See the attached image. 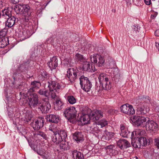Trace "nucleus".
<instances>
[{
  "label": "nucleus",
  "mask_w": 159,
  "mask_h": 159,
  "mask_svg": "<svg viewBox=\"0 0 159 159\" xmlns=\"http://www.w3.org/2000/svg\"><path fill=\"white\" fill-rule=\"evenodd\" d=\"M2 16L7 19L5 22L6 26L11 28L15 25L16 19L14 16H11V11L8 9H4L2 10Z\"/></svg>",
  "instance_id": "f257e3e1"
},
{
  "label": "nucleus",
  "mask_w": 159,
  "mask_h": 159,
  "mask_svg": "<svg viewBox=\"0 0 159 159\" xmlns=\"http://www.w3.org/2000/svg\"><path fill=\"white\" fill-rule=\"evenodd\" d=\"M77 111L73 107L67 108L64 111L63 115L70 123H74L77 116Z\"/></svg>",
  "instance_id": "f03ea898"
},
{
  "label": "nucleus",
  "mask_w": 159,
  "mask_h": 159,
  "mask_svg": "<svg viewBox=\"0 0 159 159\" xmlns=\"http://www.w3.org/2000/svg\"><path fill=\"white\" fill-rule=\"evenodd\" d=\"M99 82L105 90H108L111 88L110 81L109 80L108 76L104 73H101L98 77Z\"/></svg>",
  "instance_id": "7ed1b4c3"
},
{
  "label": "nucleus",
  "mask_w": 159,
  "mask_h": 159,
  "mask_svg": "<svg viewBox=\"0 0 159 159\" xmlns=\"http://www.w3.org/2000/svg\"><path fill=\"white\" fill-rule=\"evenodd\" d=\"M67 136L66 131L63 129L58 130L55 136H53L52 139L53 142L56 144H59L62 141L65 140Z\"/></svg>",
  "instance_id": "20e7f679"
},
{
  "label": "nucleus",
  "mask_w": 159,
  "mask_h": 159,
  "mask_svg": "<svg viewBox=\"0 0 159 159\" xmlns=\"http://www.w3.org/2000/svg\"><path fill=\"white\" fill-rule=\"evenodd\" d=\"M80 79V84L81 87H83L84 90L86 92H89L92 87V84L88 78L84 76H82Z\"/></svg>",
  "instance_id": "39448f33"
},
{
  "label": "nucleus",
  "mask_w": 159,
  "mask_h": 159,
  "mask_svg": "<svg viewBox=\"0 0 159 159\" xmlns=\"http://www.w3.org/2000/svg\"><path fill=\"white\" fill-rule=\"evenodd\" d=\"M38 108H39L42 113H46L48 112L51 108L50 104L48 101L47 98L43 99L38 105Z\"/></svg>",
  "instance_id": "423d86ee"
},
{
  "label": "nucleus",
  "mask_w": 159,
  "mask_h": 159,
  "mask_svg": "<svg viewBox=\"0 0 159 159\" xmlns=\"http://www.w3.org/2000/svg\"><path fill=\"white\" fill-rule=\"evenodd\" d=\"M142 101V100H139L135 104L137 108V113L138 115H143L148 112V108L145 107Z\"/></svg>",
  "instance_id": "0eeeda50"
},
{
  "label": "nucleus",
  "mask_w": 159,
  "mask_h": 159,
  "mask_svg": "<svg viewBox=\"0 0 159 159\" xmlns=\"http://www.w3.org/2000/svg\"><path fill=\"white\" fill-rule=\"evenodd\" d=\"M92 56L90 57V59L92 63L95 64L98 67L104 66L105 61L103 57L98 54L93 55V57Z\"/></svg>",
  "instance_id": "6e6552de"
},
{
  "label": "nucleus",
  "mask_w": 159,
  "mask_h": 159,
  "mask_svg": "<svg viewBox=\"0 0 159 159\" xmlns=\"http://www.w3.org/2000/svg\"><path fill=\"white\" fill-rule=\"evenodd\" d=\"M120 109L122 112L128 115H133L135 113V110L133 106L128 103L122 105Z\"/></svg>",
  "instance_id": "1a4fd4ad"
},
{
  "label": "nucleus",
  "mask_w": 159,
  "mask_h": 159,
  "mask_svg": "<svg viewBox=\"0 0 159 159\" xmlns=\"http://www.w3.org/2000/svg\"><path fill=\"white\" fill-rule=\"evenodd\" d=\"M44 123V119L41 117L33 120L30 125L34 130H38L43 127Z\"/></svg>",
  "instance_id": "9d476101"
},
{
  "label": "nucleus",
  "mask_w": 159,
  "mask_h": 159,
  "mask_svg": "<svg viewBox=\"0 0 159 159\" xmlns=\"http://www.w3.org/2000/svg\"><path fill=\"white\" fill-rule=\"evenodd\" d=\"M77 71H78L77 70ZM78 72L76 70L74 69L69 68L67 71V76L68 78V80H69L71 83H73L79 75H78Z\"/></svg>",
  "instance_id": "9b49d317"
},
{
  "label": "nucleus",
  "mask_w": 159,
  "mask_h": 159,
  "mask_svg": "<svg viewBox=\"0 0 159 159\" xmlns=\"http://www.w3.org/2000/svg\"><path fill=\"white\" fill-rule=\"evenodd\" d=\"M30 97L28 98L29 104L30 106L35 107L38 104V96L35 93H29Z\"/></svg>",
  "instance_id": "f8f14e48"
},
{
  "label": "nucleus",
  "mask_w": 159,
  "mask_h": 159,
  "mask_svg": "<svg viewBox=\"0 0 159 159\" xmlns=\"http://www.w3.org/2000/svg\"><path fill=\"white\" fill-rule=\"evenodd\" d=\"M147 120L145 126L147 129L152 131H156L158 128V125L153 120H149V119L147 118Z\"/></svg>",
  "instance_id": "ddd939ff"
},
{
  "label": "nucleus",
  "mask_w": 159,
  "mask_h": 159,
  "mask_svg": "<svg viewBox=\"0 0 159 159\" xmlns=\"http://www.w3.org/2000/svg\"><path fill=\"white\" fill-rule=\"evenodd\" d=\"M48 87L49 90H55V91H59L61 86L56 81L50 80L48 82Z\"/></svg>",
  "instance_id": "4468645a"
},
{
  "label": "nucleus",
  "mask_w": 159,
  "mask_h": 159,
  "mask_svg": "<svg viewBox=\"0 0 159 159\" xmlns=\"http://www.w3.org/2000/svg\"><path fill=\"white\" fill-rule=\"evenodd\" d=\"M103 112L100 110H94L90 113V116L94 120H98L103 117Z\"/></svg>",
  "instance_id": "2eb2a0df"
},
{
  "label": "nucleus",
  "mask_w": 159,
  "mask_h": 159,
  "mask_svg": "<svg viewBox=\"0 0 159 159\" xmlns=\"http://www.w3.org/2000/svg\"><path fill=\"white\" fill-rule=\"evenodd\" d=\"M47 64L51 70L56 69L58 65L57 57L55 56L51 58L50 61Z\"/></svg>",
  "instance_id": "dca6fc26"
},
{
  "label": "nucleus",
  "mask_w": 159,
  "mask_h": 159,
  "mask_svg": "<svg viewBox=\"0 0 159 159\" xmlns=\"http://www.w3.org/2000/svg\"><path fill=\"white\" fill-rule=\"evenodd\" d=\"M147 120L146 118L142 116H135L133 117L132 120L133 122L137 126L141 125L143 122H146Z\"/></svg>",
  "instance_id": "f3484780"
},
{
  "label": "nucleus",
  "mask_w": 159,
  "mask_h": 159,
  "mask_svg": "<svg viewBox=\"0 0 159 159\" xmlns=\"http://www.w3.org/2000/svg\"><path fill=\"white\" fill-rule=\"evenodd\" d=\"M120 129L121 131L120 135L122 137L128 138L130 136V132L128 130V128L125 126L124 124L120 125Z\"/></svg>",
  "instance_id": "a211bd4d"
},
{
  "label": "nucleus",
  "mask_w": 159,
  "mask_h": 159,
  "mask_svg": "<svg viewBox=\"0 0 159 159\" xmlns=\"http://www.w3.org/2000/svg\"><path fill=\"white\" fill-rule=\"evenodd\" d=\"M41 86V84L39 81H34L31 82L30 88L28 91V93H33L35 89H38Z\"/></svg>",
  "instance_id": "6ab92c4d"
},
{
  "label": "nucleus",
  "mask_w": 159,
  "mask_h": 159,
  "mask_svg": "<svg viewBox=\"0 0 159 159\" xmlns=\"http://www.w3.org/2000/svg\"><path fill=\"white\" fill-rule=\"evenodd\" d=\"M23 13L28 20L31 19L32 17V10L30 9V6L28 5H23Z\"/></svg>",
  "instance_id": "aec40b11"
},
{
  "label": "nucleus",
  "mask_w": 159,
  "mask_h": 159,
  "mask_svg": "<svg viewBox=\"0 0 159 159\" xmlns=\"http://www.w3.org/2000/svg\"><path fill=\"white\" fill-rule=\"evenodd\" d=\"M118 146L122 149L127 148L130 146L129 142L124 139H120L117 142Z\"/></svg>",
  "instance_id": "412c9836"
},
{
  "label": "nucleus",
  "mask_w": 159,
  "mask_h": 159,
  "mask_svg": "<svg viewBox=\"0 0 159 159\" xmlns=\"http://www.w3.org/2000/svg\"><path fill=\"white\" fill-rule=\"evenodd\" d=\"M47 120L51 123H57L59 121V118L58 115L50 114L46 117Z\"/></svg>",
  "instance_id": "4be33fe9"
},
{
  "label": "nucleus",
  "mask_w": 159,
  "mask_h": 159,
  "mask_svg": "<svg viewBox=\"0 0 159 159\" xmlns=\"http://www.w3.org/2000/svg\"><path fill=\"white\" fill-rule=\"evenodd\" d=\"M29 62L28 61L25 62L22 64L20 65L17 70L16 74H20L21 72H23L27 71L28 67L29 66Z\"/></svg>",
  "instance_id": "5701e85b"
},
{
  "label": "nucleus",
  "mask_w": 159,
  "mask_h": 159,
  "mask_svg": "<svg viewBox=\"0 0 159 159\" xmlns=\"http://www.w3.org/2000/svg\"><path fill=\"white\" fill-rule=\"evenodd\" d=\"M91 118H92L90 115L85 114L80 117L79 121L80 120L81 123L82 125H84L89 123Z\"/></svg>",
  "instance_id": "b1692460"
},
{
  "label": "nucleus",
  "mask_w": 159,
  "mask_h": 159,
  "mask_svg": "<svg viewBox=\"0 0 159 159\" xmlns=\"http://www.w3.org/2000/svg\"><path fill=\"white\" fill-rule=\"evenodd\" d=\"M32 30H30L28 29H27L26 31L25 30L23 32H20V35L19 37V38L22 37V39H23L29 38L32 35Z\"/></svg>",
  "instance_id": "393cba45"
},
{
  "label": "nucleus",
  "mask_w": 159,
  "mask_h": 159,
  "mask_svg": "<svg viewBox=\"0 0 159 159\" xmlns=\"http://www.w3.org/2000/svg\"><path fill=\"white\" fill-rule=\"evenodd\" d=\"M73 139L77 143L83 141L84 140V136L81 132H76L73 134Z\"/></svg>",
  "instance_id": "a878e982"
},
{
  "label": "nucleus",
  "mask_w": 159,
  "mask_h": 159,
  "mask_svg": "<svg viewBox=\"0 0 159 159\" xmlns=\"http://www.w3.org/2000/svg\"><path fill=\"white\" fill-rule=\"evenodd\" d=\"M61 143L60 147L61 151H64L69 149L70 146L68 142L63 140Z\"/></svg>",
  "instance_id": "bb28decb"
},
{
  "label": "nucleus",
  "mask_w": 159,
  "mask_h": 159,
  "mask_svg": "<svg viewBox=\"0 0 159 159\" xmlns=\"http://www.w3.org/2000/svg\"><path fill=\"white\" fill-rule=\"evenodd\" d=\"M0 38V47L1 48H3L9 44V39L8 38Z\"/></svg>",
  "instance_id": "cd10ccee"
},
{
  "label": "nucleus",
  "mask_w": 159,
  "mask_h": 159,
  "mask_svg": "<svg viewBox=\"0 0 159 159\" xmlns=\"http://www.w3.org/2000/svg\"><path fill=\"white\" fill-rule=\"evenodd\" d=\"M72 154L74 159H82L83 157V155L80 152L76 150L73 151Z\"/></svg>",
  "instance_id": "c85d7f7f"
},
{
  "label": "nucleus",
  "mask_w": 159,
  "mask_h": 159,
  "mask_svg": "<svg viewBox=\"0 0 159 159\" xmlns=\"http://www.w3.org/2000/svg\"><path fill=\"white\" fill-rule=\"evenodd\" d=\"M90 64L89 62L84 61L83 62L82 68L83 70L90 72L91 70L90 69Z\"/></svg>",
  "instance_id": "c756f323"
},
{
  "label": "nucleus",
  "mask_w": 159,
  "mask_h": 159,
  "mask_svg": "<svg viewBox=\"0 0 159 159\" xmlns=\"http://www.w3.org/2000/svg\"><path fill=\"white\" fill-rule=\"evenodd\" d=\"M14 10L17 14H18L21 13H23V5H21L18 4V5H16L15 6Z\"/></svg>",
  "instance_id": "7c9ffc66"
},
{
  "label": "nucleus",
  "mask_w": 159,
  "mask_h": 159,
  "mask_svg": "<svg viewBox=\"0 0 159 159\" xmlns=\"http://www.w3.org/2000/svg\"><path fill=\"white\" fill-rule=\"evenodd\" d=\"M56 100L55 106L57 107V110H60L62 108L63 103L59 98H58Z\"/></svg>",
  "instance_id": "2f4dec72"
},
{
  "label": "nucleus",
  "mask_w": 159,
  "mask_h": 159,
  "mask_svg": "<svg viewBox=\"0 0 159 159\" xmlns=\"http://www.w3.org/2000/svg\"><path fill=\"white\" fill-rule=\"evenodd\" d=\"M38 93L40 95L44 96L46 97H48L49 95V93L48 91L45 89H40Z\"/></svg>",
  "instance_id": "473e14b6"
},
{
  "label": "nucleus",
  "mask_w": 159,
  "mask_h": 159,
  "mask_svg": "<svg viewBox=\"0 0 159 159\" xmlns=\"http://www.w3.org/2000/svg\"><path fill=\"white\" fill-rule=\"evenodd\" d=\"M75 59L77 61L84 62L86 61L83 55L79 53H76L75 55Z\"/></svg>",
  "instance_id": "72a5a7b5"
},
{
  "label": "nucleus",
  "mask_w": 159,
  "mask_h": 159,
  "mask_svg": "<svg viewBox=\"0 0 159 159\" xmlns=\"http://www.w3.org/2000/svg\"><path fill=\"white\" fill-rule=\"evenodd\" d=\"M137 138L140 143H141L142 146H145L147 145L148 142L147 141L146 138L144 136L138 137Z\"/></svg>",
  "instance_id": "f704fd0d"
},
{
  "label": "nucleus",
  "mask_w": 159,
  "mask_h": 159,
  "mask_svg": "<svg viewBox=\"0 0 159 159\" xmlns=\"http://www.w3.org/2000/svg\"><path fill=\"white\" fill-rule=\"evenodd\" d=\"M67 99L69 102L71 104H73L76 102V99L72 96H69L67 97Z\"/></svg>",
  "instance_id": "c9c22d12"
},
{
  "label": "nucleus",
  "mask_w": 159,
  "mask_h": 159,
  "mask_svg": "<svg viewBox=\"0 0 159 159\" xmlns=\"http://www.w3.org/2000/svg\"><path fill=\"white\" fill-rule=\"evenodd\" d=\"M50 93L51 98L55 100L57 98H59V97L56 94V93H58L59 91H55V90H49Z\"/></svg>",
  "instance_id": "e433bc0d"
},
{
  "label": "nucleus",
  "mask_w": 159,
  "mask_h": 159,
  "mask_svg": "<svg viewBox=\"0 0 159 159\" xmlns=\"http://www.w3.org/2000/svg\"><path fill=\"white\" fill-rule=\"evenodd\" d=\"M7 30L4 28L0 31V38H5V37L7 34Z\"/></svg>",
  "instance_id": "4c0bfd02"
},
{
  "label": "nucleus",
  "mask_w": 159,
  "mask_h": 159,
  "mask_svg": "<svg viewBox=\"0 0 159 159\" xmlns=\"http://www.w3.org/2000/svg\"><path fill=\"white\" fill-rule=\"evenodd\" d=\"M140 100H142L143 102L146 103H148L150 102L151 98L149 96H144Z\"/></svg>",
  "instance_id": "58836bf2"
},
{
  "label": "nucleus",
  "mask_w": 159,
  "mask_h": 159,
  "mask_svg": "<svg viewBox=\"0 0 159 159\" xmlns=\"http://www.w3.org/2000/svg\"><path fill=\"white\" fill-rule=\"evenodd\" d=\"M145 134V132L144 130H141L140 129L137 130L135 132V134L136 135H139V137L140 136H144V134Z\"/></svg>",
  "instance_id": "ea45409f"
},
{
  "label": "nucleus",
  "mask_w": 159,
  "mask_h": 159,
  "mask_svg": "<svg viewBox=\"0 0 159 159\" xmlns=\"http://www.w3.org/2000/svg\"><path fill=\"white\" fill-rule=\"evenodd\" d=\"M108 122L107 121L105 120H102L98 122V124L101 125V127L102 128L107 125Z\"/></svg>",
  "instance_id": "a19ab883"
},
{
  "label": "nucleus",
  "mask_w": 159,
  "mask_h": 159,
  "mask_svg": "<svg viewBox=\"0 0 159 159\" xmlns=\"http://www.w3.org/2000/svg\"><path fill=\"white\" fill-rule=\"evenodd\" d=\"M133 146L135 148H140L142 146V145L141 143H140L139 140L138 139L137 140L135 141L134 144H133Z\"/></svg>",
  "instance_id": "79ce46f5"
},
{
  "label": "nucleus",
  "mask_w": 159,
  "mask_h": 159,
  "mask_svg": "<svg viewBox=\"0 0 159 159\" xmlns=\"http://www.w3.org/2000/svg\"><path fill=\"white\" fill-rule=\"evenodd\" d=\"M37 135H39L42 137L43 139H47V136L46 134L44 132L39 131L36 133Z\"/></svg>",
  "instance_id": "37998d69"
},
{
  "label": "nucleus",
  "mask_w": 159,
  "mask_h": 159,
  "mask_svg": "<svg viewBox=\"0 0 159 159\" xmlns=\"http://www.w3.org/2000/svg\"><path fill=\"white\" fill-rule=\"evenodd\" d=\"M155 145L158 149H159V137L156 138L154 139Z\"/></svg>",
  "instance_id": "c03bdc74"
},
{
  "label": "nucleus",
  "mask_w": 159,
  "mask_h": 159,
  "mask_svg": "<svg viewBox=\"0 0 159 159\" xmlns=\"http://www.w3.org/2000/svg\"><path fill=\"white\" fill-rule=\"evenodd\" d=\"M32 117L29 114H26L25 117V121H26L27 123L30 121Z\"/></svg>",
  "instance_id": "a18cd8bd"
},
{
  "label": "nucleus",
  "mask_w": 159,
  "mask_h": 159,
  "mask_svg": "<svg viewBox=\"0 0 159 159\" xmlns=\"http://www.w3.org/2000/svg\"><path fill=\"white\" fill-rule=\"evenodd\" d=\"M93 63H92L91 64H90V69L91 70L90 72H94L96 70V69L95 68L94 66L95 64L94 63V64H93Z\"/></svg>",
  "instance_id": "49530a36"
},
{
  "label": "nucleus",
  "mask_w": 159,
  "mask_h": 159,
  "mask_svg": "<svg viewBox=\"0 0 159 159\" xmlns=\"http://www.w3.org/2000/svg\"><path fill=\"white\" fill-rule=\"evenodd\" d=\"M108 112L111 114L114 115V113H116L118 112L116 110H115L114 109H111L109 110Z\"/></svg>",
  "instance_id": "de8ad7c7"
},
{
  "label": "nucleus",
  "mask_w": 159,
  "mask_h": 159,
  "mask_svg": "<svg viewBox=\"0 0 159 159\" xmlns=\"http://www.w3.org/2000/svg\"><path fill=\"white\" fill-rule=\"evenodd\" d=\"M37 153L39 155L41 156H42V157L43 158H45L46 159H48L47 157H46L44 155H43V153L42 152L40 151H38L37 152Z\"/></svg>",
  "instance_id": "09e8293b"
},
{
  "label": "nucleus",
  "mask_w": 159,
  "mask_h": 159,
  "mask_svg": "<svg viewBox=\"0 0 159 159\" xmlns=\"http://www.w3.org/2000/svg\"><path fill=\"white\" fill-rule=\"evenodd\" d=\"M49 130L52 131L54 133V136H55V132L56 133L57 132V131H55V129H54L52 128V126H50L49 129Z\"/></svg>",
  "instance_id": "8fccbe9b"
},
{
  "label": "nucleus",
  "mask_w": 159,
  "mask_h": 159,
  "mask_svg": "<svg viewBox=\"0 0 159 159\" xmlns=\"http://www.w3.org/2000/svg\"><path fill=\"white\" fill-rule=\"evenodd\" d=\"M144 1L145 3L147 5H149L151 3V0H144Z\"/></svg>",
  "instance_id": "3c124183"
},
{
  "label": "nucleus",
  "mask_w": 159,
  "mask_h": 159,
  "mask_svg": "<svg viewBox=\"0 0 159 159\" xmlns=\"http://www.w3.org/2000/svg\"><path fill=\"white\" fill-rule=\"evenodd\" d=\"M104 132H105V134H106L107 136H108L109 135H110V136L111 135V136H112V135H113V134L112 133L109 132H108L106 130H105L104 131Z\"/></svg>",
  "instance_id": "603ef678"
},
{
  "label": "nucleus",
  "mask_w": 159,
  "mask_h": 159,
  "mask_svg": "<svg viewBox=\"0 0 159 159\" xmlns=\"http://www.w3.org/2000/svg\"><path fill=\"white\" fill-rule=\"evenodd\" d=\"M11 2L13 4H16L19 2V0H10Z\"/></svg>",
  "instance_id": "864d4df0"
},
{
  "label": "nucleus",
  "mask_w": 159,
  "mask_h": 159,
  "mask_svg": "<svg viewBox=\"0 0 159 159\" xmlns=\"http://www.w3.org/2000/svg\"><path fill=\"white\" fill-rule=\"evenodd\" d=\"M113 147V146L112 145H109V146H107L105 147V148L107 149H112Z\"/></svg>",
  "instance_id": "5fc2aeb1"
},
{
  "label": "nucleus",
  "mask_w": 159,
  "mask_h": 159,
  "mask_svg": "<svg viewBox=\"0 0 159 159\" xmlns=\"http://www.w3.org/2000/svg\"><path fill=\"white\" fill-rule=\"evenodd\" d=\"M130 136V138L132 139H134L135 138L134 133V132H132V133L131 134Z\"/></svg>",
  "instance_id": "6e6d98bb"
},
{
  "label": "nucleus",
  "mask_w": 159,
  "mask_h": 159,
  "mask_svg": "<svg viewBox=\"0 0 159 159\" xmlns=\"http://www.w3.org/2000/svg\"><path fill=\"white\" fill-rule=\"evenodd\" d=\"M155 35L157 36H159V30H156L155 32Z\"/></svg>",
  "instance_id": "4d7b16f0"
},
{
  "label": "nucleus",
  "mask_w": 159,
  "mask_h": 159,
  "mask_svg": "<svg viewBox=\"0 0 159 159\" xmlns=\"http://www.w3.org/2000/svg\"><path fill=\"white\" fill-rule=\"evenodd\" d=\"M130 159H138L137 156H135L134 157H132L130 158Z\"/></svg>",
  "instance_id": "13d9d810"
},
{
  "label": "nucleus",
  "mask_w": 159,
  "mask_h": 159,
  "mask_svg": "<svg viewBox=\"0 0 159 159\" xmlns=\"http://www.w3.org/2000/svg\"><path fill=\"white\" fill-rule=\"evenodd\" d=\"M156 46L158 49V51H159V44L158 43L157 45L156 44Z\"/></svg>",
  "instance_id": "bf43d9fd"
},
{
  "label": "nucleus",
  "mask_w": 159,
  "mask_h": 159,
  "mask_svg": "<svg viewBox=\"0 0 159 159\" xmlns=\"http://www.w3.org/2000/svg\"><path fill=\"white\" fill-rule=\"evenodd\" d=\"M2 14L1 12H0V18L1 17V16Z\"/></svg>",
  "instance_id": "052dcab7"
},
{
  "label": "nucleus",
  "mask_w": 159,
  "mask_h": 159,
  "mask_svg": "<svg viewBox=\"0 0 159 159\" xmlns=\"http://www.w3.org/2000/svg\"><path fill=\"white\" fill-rule=\"evenodd\" d=\"M136 0L138 1V2H140V0Z\"/></svg>",
  "instance_id": "680f3d73"
},
{
  "label": "nucleus",
  "mask_w": 159,
  "mask_h": 159,
  "mask_svg": "<svg viewBox=\"0 0 159 159\" xmlns=\"http://www.w3.org/2000/svg\"><path fill=\"white\" fill-rule=\"evenodd\" d=\"M30 29H31L32 28V27L31 26H30Z\"/></svg>",
  "instance_id": "e2e57ef3"
},
{
  "label": "nucleus",
  "mask_w": 159,
  "mask_h": 159,
  "mask_svg": "<svg viewBox=\"0 0 159 159\" xmlns=\"http://www.w3.org/2000/svg\"><path fill=\"white\" fill-rule=\"evenodd\" d=\"M48 2L46 5V6H47V4H48Z\"/></svg>",
  "instance_id": "0e129e2a"
},
{
  "label": "nucleus",
  "mask_w": 159,
  "mask_h": 159,
  "mask_svg": "<svg viewBox=\"0 0 159 159\" xmlns=\"http://www.w3.org/2000/svg\"><path fill=\"white\" fill-rule=\"evenodd\" d=\"M9 116H11L10 114L9 115Z\"/></svg>",
  "instance_id": "69168bd1"
},
{
  "label": "nucleus",
  "mask_w": 159,
  "mask_h": 159,
  "mask_svg": "<svg viewBox=\"0 0 159 159\" xmlns=\"http://www.w3.org/2000/svg\"><path fill=\"white\" fill-rule=\"evenodd\" d=\"M9 116H11L10 114L9 115Z\"/></svg>",
  "instance_id": "338daca9"
}]
</instances>
